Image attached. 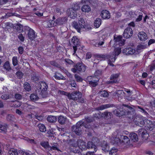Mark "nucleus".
Masks as SVG:
<instances>
[{
  "instance_id": "1",
  "label": "nucleus",
  "mask_w": 155,
  "mask_h": 155,
  "mask_svg": "<svg viewBox=\"0 0 155 155\" xmlns=\"http://www.w3.org/2000/svg\"><path fill=\"white\" fill-rule=\"evenodd\" d=\"M67 96L69 99L77 101L79 103H84V99L82 97V94L81 92L77 91H74L71 94L68 93Z\"/></svg>"
},
{
  "instance_id": "2",
  "label": "nucleus",
  "mask_w": 155,
  "mask_h": 155,
  "mask_svg": "<svg viewBox=\"0 0 155 155\" xmlns=\"http://www.w3.org/2000/svg\"><path fill=\"white\" fill-rule=\"evenodd\" d=\"M124 107H127L130 109L132 108V107L129 105L123 104L120 106H118V107L117 109L114 110V113L118 117H120L125 114L128 112V110H126Z\"/></svg>"
},
{
  "instance_id": "3",
  "label": "nucleus",
  "mask_w": 155,
  "mask_h": 155,
  "mask_svg": "<svg viewBox=\"0 0 155 155\" xmlns=\"http://www.w3.org/2000/svg\"><path fill=\"white\" fill-rule=\"evenodd\" d=\"M74 68L71 69V71L74 73H78L84 72L85 70L86 66L82 63H78L74 66Z\"/></svg>"
},
{
  "instance_id": "4",
  "label": "nucleus",
  "mask_w": 155,
  "mask_h": 155,
  "mask_svg": "<svg viewBox=\"0 0 155 155\" xmlns=\"http://www.w3.org/2000/svg\"><path fill=\"white\" fill-rule=\"evenodd\" d=\"M83 125L82 121H79L77 123L76 125L72 127V130L78 135H80L81 134V127Z\"/></svg>"
},
{
  "instance_id": "5",
  "label": "nucleus",
  "mask_w": 155,
  "mask_h": 155,
  "mask_svg": "<svg viewBox=\"0 0 155 155\" xmlns=\"http://www.w3.org/2000/svg\"><path fill=\"white\" fill-rule=\"evenodd\" d=\"M25 29L27 32V36L31 41L34 40L37 37L35 32L33 29L28 26H26Z\"/></svg>"
},
{
  "instance_id": "6",
  "label": "nucleus",
  "mask_w": 155,
  "mask_h": 155,
  "mask_svg": "<svg viewBox=\"0 0 155 155\" xmlns=\"http://www.w3.org/2000/svg\"><path fill=\"white\" fill-rule=\"evenodd\" d=\"M71 41L72 43L71 44V46L73 48L74 52L73 54H74L76 53L77 49L80 47V42L76 36L73 37L71 39Z\"/></svg>"
},
{
  "instance_id": "7",
  "label": "nucleus",
  "mask_w": 155,
  "mask_h": 155,
  "mask_svg": "<svg viewBox=\"0 0 155 155\" xmlns=\"http://www.w3.org/2000/svg\"><path fill=\"white\" fill-rule=\"evenodd\" d=\"M99 80V79L95 76H88L87 78V80L89 82V84L93 87H95L97 85V82Z\"/></svg>"
},
{
  "instance_id": "8",
  "label": "nucleus",
  "mask_w": 155,
  "mask_h": 155,
  "mask_svg": "<svg viewBox=\"0 0 155 155\" xmlns=\"http://www.w3.org/2000/svg\"><path fill=\"white\" fill-rule=\"evenodd\" d=\"M114 134H117L116 137H114L113 138L114 141V143L115 144L119 145L121 144V141L120 139L122 138L123 136H121V133L119 132L116 131L114 133Z\"/></svg>"
},
{
  "instance_id": "9",
  "label": "nucleus",
  "mask_w": 155,
  "mask_h": 155,
  "mask_svg": "<svg viewBox=\"0 0 155 155\" xmlns=\"http://www.w3.org/2000/svg\"><path fill=\"white\" fill-rule=\"evenodd\" d=\"M133 35V31L131 28L127 27L124 31L123 36L124 38H128L131 37Z\"/></svg>"
},
{
  "instance_id": "10",
  "label": "nucleus",
  "mask_w": 155,
  "mask_h": 155,
  "mask_svg": "<svg viewBox=\"0 0 155 155\" xmlns=\"http://www.w3.org/2000/svg\"><path fill=\"white\" fill-rule=\"evenodd\" d=\"M78 140L77 141H74L73 143L70 145V148L72 152L75 153L78 152Z\"/></svg>"
},
{
  "instance_id": "11",
  "label": "nucleus",
  "mask_w": 155,
  "mask_h": 155,
  "mask_svg": "<svg viewBox=\"0 0 155 155\" xmlns=\"http://www.w3.org/2000/svg\"><path fill=\"white\" fill-rule=\"evenodd\" d=\"M108 57L107 59H108V64L110 66L114 67V65L112 62H114L115 61L116 58V56L113 54V55H108Z\"/></svg>"
},
{
  "instance_id": "12",
  "label": "nucleus",
  "mask_w": 155,
  "mask_h": 155,
  "mask_svg": "<svg viewBox=\"0 0 155 155\" xmlns=\"http://www.w3.org/2000/svg\"><path fill=\"white\" fill-rule=\"evenodd\" d=\"M67 21V19L66 17L59 18L56 20L55 23L57 25H61L65 23Z\"/></svg>"
},
{
  "instance_id": "13",
  "label": "nucleus",
  "mask_w": 155,
  "mask_h": 155,
  "mask_svg": "<svg viewBox=\"0 0 155 155\" xmlns=\"http://www.w3.org/2000/svg\"><path fill=\"white\" fill-rule=\"evenodd\" d=\"M114 39L116 42H118V44L120 46H122L124 44L125 40L122 39V36L121 35H119L115 38L114 37Z\"/></svg>"
},
{
  "instance_id": "14",
  "label": "nucleus",
  "mask_w": 155,
  "mask_h": 155,
  "mask_svg": "<svg viewBox=\"0 0 155 155\" xmlns=\"http://www.w3.org/2000/svg\"><path fill=\"white\" fill-rule=\"evenodd\" d=\"M78 147L82 150H86L87 149L86 143L81 140H78Z\"/></svg>"
},
{
  "instance_id": "15",
  "label": "nucleus",
  "mask_w": 155,
  "mask_h": 155,
  "mask_svg": "<svg viewBox=\"0 0 155 155\" xmlns=\"http://www.w3.org/2000/svg\"><path fill=\"white\" fill-rule=\"evenodd\" d=\"M101 15L104 19H109L110 17L109 12L107 10H103L101 12Z\"/></svg>"
},
{
  "instance_id": "16",
  "label": "nucleus",
  "mask_w": 155,
  "mask_h": 155,
  "mask_svg": "<svg viewBox=\"0 0 155 155\" xmlns=\"http://www.w3.org/2000/svg\"><path fill=\"white\" fill-rule=\"evenodd\" d=\"M114 106V104H111L102 105L96 107L95 110H102L110 107H113Z\"/></svg>"
},
{
  "instance_id": "17",
  "label": "nucleus",
  "mask_w": 155,
  "mask_h": 155,
  "mask_svg": "<svg viewBox=\"0 0 155 155\" xmlns=\"http://www.w3.org/2000/svg\"><path fill=\"white\" fill-rule=\"evenodd\" d=\"M135 50L131 48H126L124 49L123 52L126 55H132L135 52Z\"/></svg>"
},
{
  "instance_id": "18",
  "label": "nucleus",
  "mask_w": 155,
  "mask_h": 155,
  "mask_svg": "<svg viewBox=\"0 0 155 155\" xmlns=\"http://www.w3.org/2000/svg\"><path fill=\"white\" fill-rule=\"evenodd\" d=\"M67 13L68 15L72 18H74L77 16L76 12L72 8L68 9Z\"/></svg>"
},
{
  "instance_id": "19",
  "label": "nucleus",
  "mask_w": 155,
  "mask_h": 155,
  "mask_svg": "<svg viewBox=\"0 0 155 155\" xmlns=\"http://www.w3.org/2000/svg\"><path fill=\"white\" fill-rule=\"evenodd\" d=\"M138 37L141 41H145L147 39V34L144 31H141L138 34Z\"/></svg>"
},
{
  "instance_id": "20",
  "label": "nucleus",
  "mask_w": 155,
  "mask_h": 155,
  "mask_svg": "<svg viewBox=\"0 0 155 155\" xmlns=\"http://www.w3.org/2000/svg\"><path fill=\"white\" fill-rule=\"evenodd\" d=\"M145 123V126L147 130H151L153 129V125L152 122L150 120H146Z\"/></svg>"
},
{
  "instance_id": "21",
  "label": "nucleus",
  "mask_w": 155,
  "mask_h": 155,
  "mask_svg": "<svg viewBox=\"0 0 155 155\" xmlns=\"http://www.w3.org/2000/svg\"><path fill=\"white\" fill-rule=\"evenodd\" d=\"M39 86L40 87V89L41 91H46L48 88V85L44 82H41L39 84Z\"/></svg>"
},
{
  "instance_id": "22",
  "label": "nucleus",
  "mask_w": 155,
  "mask_h": 155,
  "mask_svg": "<svg viewBox=\"0 0 155 155\" xmlns=\"http://www.w3.org/2000/svg\"><path fill=\"white\" fill-rule=\"evenodd\" d=\"M46 27L50 28L56 26L55 22L54 20H51L45 23Z\"/></svg>"
},
{
  "instance_id": "23",
  "label": "nucleus",
  "mask_w": 155,
  "mask_h": 155,
  "mask_svg": "<svg viewBox=\"0 0 155 155\" xmlns=\"http://www.w3.org/2000/svg\"><path fill=\"white\" fill-rule=\"evenodd\" d=\"M81 10L84 12L88 13L91 10V8L88 5L84 4L81 7Z\"/></svg>"
},
{
  "instance_id": "24",
  "label": "nucleus",
  "mask_w": 155,
  "mask_h": 155,
  "mask_svg": "<svg viewBox=\"0 0 155 155\" xmlns=\"http://www.w3.org/2000/svg\"><path fill=\"white\" fill-rule=\"evenodd\" d=\"M112 115V114L110 112L106 111L102 114L101 117L105 119L108 120L110 119Z\"/></svg>"
},
{
  "instance_id": "25",
  "label": "nucleus",
  "mask_w": 155,
  "mask_h": 155,
  "mask_svg": "<svg viewBox=\"0 0 155 155\" xmlns=\"http://www.w3.org/2000/svg\"><path fill=\"white\" fill-rule=\"evenodd\" d=\"M129 137L131 140L134 142H137L138 140L137 135L134 133H131L129 135Z\"/></svg>"
},
{
  "instance_id": "26",
  "label": "nucleus",
  "mask_w": 155,
  "mask_h": 155,
  "mask_svg": "<svg viewBox=\"0 0 155 155\" xmlns=\"http://www.w3.org/2000/svg\"><path fill=\"white\" fill-rule=\"evenodd\" d=\"M72 25L74 28L77 30V31L78 32H80L81 29L82 28L79 24H78L77 22L75 21L73 22Z\"/></svg>"
},
{
  "instance_id": "27",
  "label": "nucleus",
  "mask_w": 155,
  "mask_h": 155,
  "mask_svg": "<svg viewBox=\"0 0 155 155\" xmlns=\"http://www.w3.org/2000/svg\"><path fill=\"white\" fill-rule=\"evenodd\" d=\"M17 31L19 33L21 32L23 30V26L20 24H15L14 26Z\"/></svg>"
},
{
  "instance_id": "28",
  "label": "nucleus",
  "mask_w": 155,
  "mask_h": 155,
  "mask_svg": "<svg viewBox=\"0 0 155 155\" xmlns=\"http://www.w3.org/2000/svg\"><path fill=\"white\" fill-rule=\"evenodd\" d=\"M57 120V117L55 116L50 115L48 117L47 120L50 123H54Z\"/></svg>"
},
{
  "instance_id": "29",
  "label": "nucleus",
  "mask_w": 155,
  "mask_h": 155,
  "mask_svg": "<svg viewBox=\"0 0 155 155\" xmlns=\"http://www.w3.org/2000/svg\"><path fill=\"white\" fill-rule=\"evenodd\" d=\"M87 147V148L94 149L95 152L97 150L96 146L92 142L89 141L88 142Z\"/></svg>"
},
{
  "instance_id": "30",
  "label": "nucleus",
  "mask_w": 155,
  "mask_h": 155,
  "mask_svg": "<svg viewBox=\"0 0 155 155\" xmlns=\"http://www.w3.org/2000/svg\"><path fill=\"white\" fill-rule=\"evenodd\" d=\"M78 23L82 28L85 27L86 23L83 18H81L79 19Z\"/></svg>"
},
{
  "instance_id": "31",
  "label": "nucleus",
  "mask_w": 155,
  "mask_h": 155,
  "mask_svg": "<svg viewBox=\"0 0 155 155\" xmlns=\"http://www.w3.org/2000/svg\"><path fill=\"white\" fill-rule=\"evenodd\" d=\"M58 121L59 123L61 124H64L66 120V118L62 116H59L58 118Z\"/></svg>"
},
{
  "instance_id": "32",
  "label": "nucleus",
  "mask_w": 155,
  "mask_h": 155,
  "mask_svg": "<svg viewBox=\"0 0 155 155\" xmlns=\"http://www.w3.org/2000/svg\"><path fill=\"white\" fill-rule=\"evenodd\" d=\"M54 78L58 80H65V78L61 74L56 72L54 75Z\"/></svg>"
},
{
  "instance_id": "33",
  "label": "nucleus",
  "mask_w": 155,
  "mask_h": 155,
  "mask_svg": "<svg viewBox=\"0 0 155 155\" xmlns=\"http://www.w3.org/2000/svg\"><path fill=\"white\" fill-rule=\"evenodd\" d=\"M51 145L52 146H49V149H50L49 150H57L58 151L59 150L58 149V144L56 143H53V144H51Z\"/></svg>"
},
{
  "instance_id": "34",
  "label": "nucleus",
  "mask_w": 155,
  "mask_h": 155,
  "mask_svg": "<svg viewBox=\"0 0 155 155\" xmlns=\"http://www.w3.org/2000/svg\"><path fill=\"white\" fill-rule=\"evenodd\" d=\"M37 126L40 131L42 132H45L46 131V128L45 125L42 124H39Z\"/></svg>"
},
{
  "instance_id": "35",
  "label": "nucleus",
  "mask_w": 155,
  "mask_h": 155,
  "mask_svg": "<svg viewBox=\"0 0 155 155\" xmlns=\"http://www.w3.org/2000/svg\"><path fill=\"white\" fill-rule=\"evenodd\" d=\"M123 140L121 141V143H124L125 144H128L130 143V140L128 137L126 136H123L122 138Z\"/></svg>"
},
{
  "instance_id": "36",
  "label": "nucleus",
  "mask_w": 155,
  "mask_h": 155,
  "mask_svg": "<svg viewBox=\"0 0 155 155\" xmlns=\"http://www.w3.org/2000/svg\"><path fill=\"white\" fill-rule=\"evenodd\" d=\"M124 92L122 90H118L114 93V94L120 98H122Z\"/></svg>"
},
{
  "instance_id": "37",
  "label": "nucleus",
  "mask_w": 155,
  "mask_h": 155,
  "mask_svg": "<svg viewBox=\"0 0 155 155\" xmlns=\"http://www.w3.org/2000/svg\"><path fill=\"white\" fill-rule=\"evenodd\" d=\"M40 145L45 149L49 150V145L48 142L42 141L40 143Z\"/></svg>"
},
{
  "instance_id": "38",
  "label": "nucleus",
  "mask_w": 155,
  "mask_h": 155,
  "mask_svg": "<svg viewBox=\"0 0 155 155\" xmlns=\"http://www.w3.org/2000/svg\"><path fill=\"white\" fill-rule=\"evenodd\" d=\"M135 123L136 125L140 127H142L145 124V122L142 119H140V121H135Z\"/></svg>"
},
{
  "instance_id": "39",
  "label": "nucleus",
  "mask_w": 155,
  "mask_h": 155,
  "mask_svg": "<svg viewBox=\"0 0 155 155\" xmlns=\"http://www.w3.org/2000/svg\"><path fill=\"white\" fill-rule=\"evenodd\" d=\"M7 125H2L0 124V132L5 133L6 132L7 128Z\"/></svg>"
},
{
  "instance_id": "40",
  "label": "nucleus",
  "mask_w": 155,
  "mask_h": 155,
  "mask_svg": "<svg viewBox=\"0 0 155 155\" xmlns=\"http://www.w3.org/2000/svg\"><path fill=\"white\" fill-rule=\"evenodd\" d=\"M30 98L31 100L33 101H36L38 100L39 98L37 95L34 94H31L30 96Z\"/></svg>"
},
{
  "instance_id": "41",
  "label": "nucleus",
  "mask_w": 155,
  "mask_h": 155,
  "mask_svg": "<svg viewBox=\"0 0 155 155\" xmlns=\"http://www.w3.org/2000/svg\"><path fill=\"white\" fill-rule=\"evenodd\" d=\"M101 23V20L100 18H97L94 22V26L97 28H98L100 26Z\"/></svg>"
},
{
  "instance_id": "42",
  "label": "nucleus",
  "mask_w": 155,
  "mask_h": 155,
  "mask_svg": "<svg viewBox=\"0 0 155 155\" xmlns=\"http://www.w3.org/2000/svg\"><path fill=\"white\" fill-rule=\"evenodd\" d=\"M114 54L115 55V56H117L121 52V48L120 47L115 48L114 49Z\"/></svg>"
},
{
  "instance_id": "43",
  "label": "nucleus",
  "mask_w": 155,
  "mask_h": 155,
  "mask_svg": "<svg viewBox=\"0 0 155 155\" xmlns=\"http://www.w3.org/2000/svg\"><path fill=\"white\" fill-rule=\"evenodd\" d=\"M120 73H119L117 74H113L111 75L110 79L111 80H117V79L119 77Z\"/></svg>"
},
{
  "instance_id": "44",
  "label": "nucleus",
  "mask_w": 155,
  "mask_h": 155,
  "mask_svg": "<svg viewBox=\"0 0 155 155\" xmlns=\"http://www.w3.org/2000/svg\"><path fill=\"white\" fill-rule=\"evenodd\" d=\"M3 67L5 69L8 71H9L11 69L9 63L8 61L6 62L4 64Z\"/></svg>"
},
{
  "instance_id": "45",
  "label": "nucleus",
  "mask_w": 155,
  "mask_h": 155,
  "mask_svg": "<svg viewBox=\"0 0 155 155\" xmlns=\"http://www.w3.org/2000/svg\"><path fill=\"white\" fill-rule=\"evenodd\" d=\"M24 89L27 91H29L31 89L30 84L27 82H25L24 84Z\"/></svg>"
},
{
  "instance_id": "46",
  "label": "nucleus",
  "mask_w": 155,
  "mask_h": 155,
  "mask_svg": "<svg viewBox=\"0 0 155 155\" xmlns=\"http://www.w3.org/2000/svg\"><path fill=\"white\" fill-rule=\"evenodd\" d=\"M7 120L9 121H12L14 120V117L12 114H8L6 116Z\"/></svg>"
},
{
  "instance_id": "47",
  "label": "nucleus",
  "mask_w": 155,
  "mask_h": 155,
  "mask_svg": "<svg viewBox=\"0 0 155 155\" xmlns=\"http://www.w3.org/2000/svg\"><path fill=\"white\" fill-rule=\"evenodd\" d=\"M102 150L105 152L108 151L109 150V147L106 143L104 145L102 146Z\"/></svg>"
},
{
  "instance_id": "48",
  "label": "nucleus",
  "mask_w": 155,
  "mask_h": 155,
  "mask_svg": "<svg viewBox=\"0 0 155 155\" xmlns=\"http://www.w3.org/2000/svg\"><path fill=\"white\" fill-rule=\"evenodd\" d=\"M147 45L140 44L137 47V49L138 50H140L145 49L146 48Z\"/></svg>"
},
{
  "instance_id": "49",
  "label": "nucleus",
  "mask_w": 155,
  "mask_h": 155,
  "mask_svg": "<svg viewBox=\"0 0 155 155\" xmlns=\"http://www.w3.org/2000/svg\"><path fill=\"white\" fill-rule=\"evenodd\" d=\"M85 121L87 123H90L93 121L94 119L92 117H87L85 118Z\"/></svg>"
},
{
  "instance_id": "50",
  "label": "nucleus",
  "mask_w": 155,
  "mask_h": 155,
  "mask_svg": "<svg viewBox=\"0 0 155 155\" xmlns=\"http://www.w3.org/2000/svg\"><path fill=\"white\" fill-rule=\"evenodd\" d=\"M117 150L115 148H112L109 151V154L110 155H116L115 153L117 152Z\"/></svg>"
},
{
  "instance_id": "51",
  "label": "nucleus",
  "mask_w": 155,
  "mask_h": 155,
  "mask_svg": "<svg viewBox=\"0 0 155 155\" xmlns=\"http://www.w3.org/2000/svg\"><path fill=\"white\" fill-rule=\"evenodd\" d=\"M31 79L32 81L34 82H36L38 80L39 78L36 75L33 74L31 76Z\"/></svg>"
},
{
  "instance_id": "52",
  "label": "nucleus",
  "mask_w": 155,
  "mask_h": 155,
  "mask_svg": "<svg viewBox=\"0 0 155 155\" xmlns=\"http://www.w3.org/2000/svg\"><path fill=\"white\" fill-rule=\"evenodd\" d=\"M149 134L147 133V131L144 132L143 134H142L141 137L144 140H146L148 139Z\"/></svg>"
},
{
  "instance_id": "53",
  "label": "nucleus",
  "mask_w": 155,
  "mask_h": 155,
  "mask_svg": "<svg viewBox=\"0 0 155 155\" xmlns=\"http://www.w3.org/2000/svg\"><path fill=\"white\" fill-rule=\"evenodd\" d=\"M18 61L17 57H14L12 58V63L14 66L18 64Z\"/></svg>"
},
{
  "instance_id": "54",
  "label": "nucleus",
  "mask_w": 155,
  "mask_h": 155,
  "mask_svg": "<svg viewBox=\"0 0 155 155\" xmlns=\"http://www.w3.org/2000/svg\"><path fill=\"white\" fill-rule=\"evenodd\" d=\"M1 98L4 100H7L10 98V95L8 94H4L1 96Z\"/></svg>"
},
{
  "instance_id": "55",
  "label": "nucleus",
  "mask_w": 155,
  "mask_h": 155,
  "mask_svg": "<svg viewBox=\"0 0 155 155\" xmlns=\"http://www.w3.org/2000/svg\"><path fill=\"white\" fill-rule=\"evenodd\" d=\"M101 95L104 97H107L108 95V93L107 92L103 90L101 92Z\"/></svg>"
},
{
  "instance_id": "56",
  "label": "nucleus",
  "mask_w": 155,
  "mask_h": 155,
  "mask_svg": "<svg viewBox=\"0 0 155 155\" xmlns=\"http://www.w3.org/2000/svg\"><path fill=\"white\" fill-rule=\"evenodd\" d=\"M74 77L76 81L78 82H81L83 80L82 79L81 77L77 74H75L74 75Z\"/></svg>"
},
{
  "instance_id": "57",
  "label": "nucleus",
  "mask_w": 155,
  "mask_h": 155,
  "mask_svg": "<svg viewBox=\"0 0 155 155\" xmlns=\"http://www.w3.org/2000/svg\"><path fill=\"white\" fill-rule=\"evenodd\" d=\"M50 63L51 65L57 67H59L60 66L59 64H58L57 62L54 61H50Z\"/></svg>"
},
{
  "instance_id": "58",
  "label": "nucleus",
  "mask_w": 155,
  "mask_h": 155,
  "mask_svg": "<svg viewBox=\"0 0 155 155\" xmlns=\"http://www.w3.org/2000/svg\"><path fill=\"white\" fill-rule=\"evenodd\" d=\"M147 131L145 129L143 128H141L140 129L138 132V133L139 135H141V136L142 134H143L145 132H146Z\"/></svg>"
},
{
  "instance_id": "59",
  "label": "nucleus",
  "mask_w": 155,
  "mask_h": 155,
  "mask_svg": "<svg viewBox=\"0 0 155 155\" xmlns=\"http://www.w3.org/2000/svg\"><path fill=\"white\" fill-rule=\"evenodd\" d=\"M102 74V71L101 70H97L94 73V75L95 76H99Z\"/></svg>"
},
{
  "instance_id": "60",
  "label": "nucleus",
  "mask_w": 155,
  "mask_h": 155,
  "mask_svg": "<svg viewBox=\"0 0 155 155\" xmlns=\"http://www.w3.org/2000/svg\"><path fill=\"white\" fill-rule=\"evenodd\" d=\"M16 74L19 78H21L22 77L23 74L21 71H18L16 72Z\"/></svg>"
},
{
  "instance_id": "61",
  "label": "nucleus",
  "mask_w": 155,
  "mask_h": 155,
  "mask_svg": "<svg viewBox=\"0 0 155 155\" xmlns=\"http://www.w3.org/2000/svg\"><path fill=\"white\" fill-rule=\"evenodd\" d=\"M98 45H99V47L101 46H102L104 44V40L102 38H100L98 40Z\"/></svg>"
},
{
  "instance_id": "62",
  "label": "nucleus",
  "mask_w": 155,
  "mask_h": 155,
  "mask_svg": "<svg viewBox=\"0 0 155 155\" xmlns=\"http://www.w3.org/2000/svg\"><path fill=\"white\" fill-rule=\"evenodd\" d=\"M9 153L10 155H18L17 151L15 150L9 151Z\"/></svg>"
},
{
  "instance_id": "63",
  "label": "nucleus",
  "mask_w": 155,
  "mask_h": 155,
  "mask_svg": "<svg viewBox=\"0 0 155 155\" xmlns=\"http://www.w3.org/2000/svg\"><path fill=\"white\" fill-rule=\"evenodd\" d=\"M15 98L17 100H21V99L22 96V95L18 94H16L15 95Z\"/></svg>"
},
{
  "instance_id": "64",
  "label": "nucleus",
  "mask_w": 155,
  "mask_h": 155,
  "mask_svg": "<svg viewBox=\"0 0 155 155\" xmlns=\"http://www.w3.org/2000/svg\"><path fill=\"white\" fill-rule=\"evenodd\" d=\"M72 10L75 11L78 10L80 9V7L79 6V5L78 4H75L74 5V7H73L72 8Z\"/></svg>"
}]
</instances>
